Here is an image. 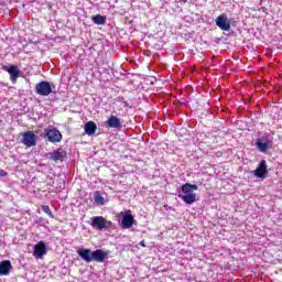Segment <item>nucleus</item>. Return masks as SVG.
I'll use <instances>...</instances> for the list:
<instances>
[{"mask_svg":"<svg viewBox=\"0 0 282 282\" xmlns=\"http://www.w3.org/2000/svg\"><path fill=\"white\" fill-rule=\"evenodd\" d=\"M198 186L191 183H185L181 186V192L178 193L180 199L185 202L188 206L197 202V194L193 191H198Z\"/></svg>","mask_w":282,"mask_h":282,"instance_id":"obj_2","label":"nucleus"},{"mask_svg":"<svg viewBox=\"0 0 282 282\" xmlns=\"http://www.w3.org/2000/svg\"><path fill=\"white\" fill-rule=\"evenodd\" d=\"M93 21L96 25H105V23H107V18L97 14L93 17Z\"/></svg>","mask_w":282,"mask_h":282,"instance_id":"obj_17","label":"nucleus"},{"mask_svg":"<svg viewBox=\"0 0 282 282\" xmlns=\"http://www.w3.org/2000/svg\"><path fill=\"white\" fill-rule=\"evenodd\" d=\"M106 124L108 129H122V122L113 115L108 118Z\"/></svg>","mask_w":282,"mask_h":282,"instance_id":"obj_10","label":"nucleus"},{"mask_svg":"<svg viewBox=\"0 0 282 282\" xmlns=\"http://www.w3.org/2000/svg\"><path fill=\"white\" fill-rule=\"evenodd\" d=\"M90 226L95 230H105L108 226H111V221H107L102 216H96L93 218Z\"/></svg>","mask_w":282,"mask_h":282,"instance_id":"obj_5","label":"nucleus"},{"mask_svg":"<svg viewBox=\"0 0 282 282\" xmlns=\"http://www.w3.org/2000/svg\"><path fill=\"white\" fill-rule=\"evenodd\" d=\"M142 248H147V245L144 243V240L140 241L139 243Z\"/></svg>","mask_w":282,"mask_h":282,"instance_id":"obj_21","label":"nucleus"},{"mask_svg":"<svg viewBox=\"0 0 282 282\" xmlns=\"http://www.w3.org/2000/svg\"><path fill=\"white\" fill-rule=\"evenodd\" d=\"M77 254L86 263H91V261L105 263V260L109 257V252L102 251V249H97L95 251H91V249H78Z\"/></svg>","mask_w":282,"mask_h":282,"instance_id":"obj_1","label":"nucleus"},{"mask_svg":"<svg viewBox=\"0 0 282 282\" xmlns=\"http://www.w3.org/2000/svg\"><path fill=\"white\" fill-rule=\"evenodd\" d=\"M265 173H268V165L265 163V160H262L258 167L254 170L256 177L263 178L265 177Z\"/></svg>","mask_w":282,"mask_h":282,"instance_id":"obj_11","label":"nucleus"},{"mask_svg":"<svg viewBox=\"0 0 282 282\" xmlns=\"http://www.w3.org/2000/svg\"><path fill=\"white\" fill-rule=\"evenodd\" d=\"M216 25L224 32H228L230 30V22L228 21V15L220 14L216 18Z\"/></svg>","mask_w":282,"mask_h":282,"instance_id":"obj_9","label":"nucleus"},{"mask_svg":"<svg viewBox=\"0 0 282 282\" xmlns=\"http://www.w3.org/2000/svg\"><path fill=\"white\" fill-rule=\"evenodd\" d=\"M85 133H87V135H95L96 131H98V126H96V122L94 121H88L85 124Z\"/></svg>","mask_w":282,"mask_h":282,"instance_id":"obj_15","label":"nucleus"},{"mask_svg":"<svg viewBox=\"0 0 282 282\" xmlns=\"http://www.w3.org/2000/svg\"><path fill=\"white\" fill-rule=\"evenodd\" d=\"M4 72H8L10 76V80L13 83V85L19 80V76H21V69H19V66L11 65V66H3Z\"/></svg>","mask_w":282,"mask_h":282,"instance_id":"obj_8","label":"nucleus"},{"mask_svg":"<svg viewBox=\"0 0 282 282\" xmlns=\"http://www.w3.org/2000/svg\"><path fill=\"white\" fill-rule=\"evenodd\" d=\"M42 210L45 213L48 217L54 219V214H52V209H50V206L47 205H42Z\"/></svg>","mask_w":282,"mask_h":282,"instance_id":"obj_18","label":"nucleus"},{"mask_svg":"<svg viewBox=\"0 0 282 282\" xmlns=\"http://www.w3.org/2000/svg\"><path fill=\"white\" fill-rule=\"evenodd\" d=\"M95 203L99 204L100 206H105V197H102L100 194H97L95 196Z\"/></svg>","mask_w":282,"mask_h":282,"instance_id":"obj_19","label":"nucleus"},{"mask_svg":"<svg viewBox=\"0 0 282 282\" xmlns=\"http://www.w3.org/2000/svg\"><path fill=\"white\" fill-rule=\"evenodd\" d=\"M44 133L48 140V142H52L53 144H56L57 142H61L63 140V134L58 129H45Z\"/></svg>","mask_w":282,"mask_h":282,"instance_id":"obj_4","label":"nucleus"},{"mask_svg":"<svg viewBox=\"0 0 282 282\" xmlns=\"http://www.w3.org/2000/svg\"><path fill=\"white\" fill-rule=\"evenodd\" d=\"M12 269V262L10 260H4L0 262V276H8L10 270Z\"/></svg>","mask_w":282,"mask_h":282,"instance_id":"obj_13","label":"nucleus"},{"mask_svg":"<svg viewBox=\"0 0 282 282\" xmlns=\"http://www.w3.org/2000/svg\"><path fill=\"white\" fill-rule=\"evenodd\" d=\"M123 228H131L133 224H135V219L133 218V215L126 214L121 220Z\"/></svg>","mask_w":282,"mask_h":282,"instance_id":"obj_14","label":"nucleus"},{"mask_svg":"<svg viewBox=\"0 0 282 282\" xmlns=\"http://www.w3.org/2000/svg\"><path fill=\"white\" fill-rule=\"evenodd\" d=\"M8 175V172L4 170H0V177H6Z\"/></svg>","mask_w":282,"mask_h":282,"instance_id":"obj_20","label":"nucleus"},{"mask_svg":"<svg viewBox=\"0 0 282 282\" xmlns=\"http://www.w3.org/2000/svg\"><path fill=\"white\" fill-rule=\"evenodd\" d=\"M47 254V246L45 242L40 241L33 247V257L35 259H43Z\"/></svg>","mask_w":282,"mask_h":282,"instance_id":"obj_7","label":"nucleus"},{"mask_svg":"<svg viewBox=\"0 0 282 282\" xmlns=\"http://www.w3.org/2000/svg\"><path fill=\"white\" fill-rule=\"evenodd\" d=\"M52 91H53V88L50 82L43 80L35 85V94H37V96H50Z\"/></svg>","mask_w":282,"mask_h":282,"instance_id":"obj_3","label":"nucleus"},{"mask_svg":"<svg viewBox=\"0 0 282 282\" xmlns=\"http://www.w3.org/2000/svg\"><path fill=\"white\" fill-rule=\"evenodd\" d=\"M21 142L22 144H24V147H36V134L34 133V131H26L23 133Z\"/></svg>","mask_w":282,"mask_h":282,"instance_id":"obj_6","label":"nucleus"},{"mask_svg":"<svg viewBox=\"0 0 282 282\" xmlns=\"http://www.w3.org/2000/svg\"><path fill=\"white\" fill-rule=\"evenodd\" d=\"M256 147L260 153H265V151H269L270 149V143L268 141L263 142V139H258Z\"/></svg>","mask_w":282,"mask_h":282,"instance_id":"obj_16","label":"nucleus"},{"mask_svg":"<svg viewBox=\"0 0 282 282\" xmlns=\"http://www.w3.org/2000/svg\"><path fill=\"white\" fill-rule=\"evenodd\" d=\"M48 158L53 160V162H63V160H65V150L57 149L53 153H48Z\"/></svg>","mask_w":282,"mask_h":282,"instance_id":"obj_12","label":"nucleus"}]
</instances>
